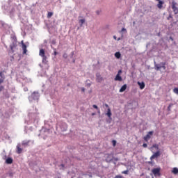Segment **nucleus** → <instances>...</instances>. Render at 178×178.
I'll list each match as a JSON object with an SVG mask.
<instances>
[{
  "mask_svg": "<svg viewBox=\"0 0 178 178\" xmlns=\"http://www.w3.org/2000/svg\"><path fill=\"white\" fill-rule=\"evenodd\" d=\"M38 98H40V93L38 92H33L31 96H29L30 101H34L38 100Z\"/></svg>",
  "mask_w": 178,
  "mask_h": 178,
  "instance_id": "obj_1",
  "label": "nucleus"
},
{
  "mask_svg": "<svg viewBox=\"0 0 178 178\" xmlns=\"http://www.w3.org/2000/svg\"><path fill=\"white\" fill-rule=\"evenodd\" d=\"M40 56L42 58V63H45L47 62V56H45V50L44 49H41L39 52Z\"/></svg>",
  "mask_w": 178,
  "mask_h": 178,
  "instance_id": "obj_2",
  "label": "nucleus"
},
{
  "mask_svg": "<svg viewBox=\"0 0 178 178\" xmlns=\"http://www.w3.org/2000/svg\"><path fill=\"white\" fill-rule=\"evenodd\" d=\"M177 3L176 1H172V9L175 13V15H177L178 13V8L177 7Z\"/></svg>",
  "mask_w": 178,
  "mask_h": 178,
  "instance_id": "obj_3",
  "label": "nucleus"
},
{
  "mask_svg": "<svg viewBox=\"0 0 178 178\" xmlns=\"http://www.w3.org/2000/svg\"><path fill=\"white\" fill-rule=\"evenodd\" d=\"M152 134H154V131H149L148 134L145 136H144L143 140L146 141V143H148V140L151 138V136H152Z\"/></svg>",
  "mask_w": 178,
  "mask_h": 178,
  "instance_id": "obj_4",
  "label": "nucleus"
},
{
  "mask_svg": "<svg viewBox=\"0 0 178 178\" xmlns=\"http://www.w3.org/2000/svg\"><path fill=\"white\" fill-rule=\"evenodd\" d=\"M22 43V49L23 50V55H26L27 54V46L23 41L21 42Z\"/></svg>",
  "mask_w": 178,
  "mask_h": 178,
  "instance_id": "obj_5",
  "label": "nucleus"
},
{
  "mask_svg": "<svg viewBox=\"0 0 178 178\" xmlns=\"http://www.w3.org/2000/svg\"><path fill=\"white\" fill-rule=\"evenodd\" d=\"M161 156V152L157 151L150 157V159L151 161H152V159H155V158H158V156Z\"/></svg>",
  "mask_w": 178,
  "mask_h": 178,
  "instance_id": "obj_6",
  "label": "nucleus"
},
{
  "mask_svg": "<svg viewBox=\"0 0 178 178\" xmlns=\"http://www.w3.org/2000/svg\"><path fill=\"white\" fill-rule=\"evenodd\" d=\"M153 175H154V176H159V173L161 172V169L159 168H154L152 170Z\"/></svg>",
  "mask_w": 178,
  "mask_h": 178,
  "instance_id": "obj_7",
  "label": "nucleus"
},
{
  "mask_svg": "<svg viewBox=\"0 0 178 178\" xmlns=\"http://www.w3.org/2000/svg\"><path fill=\"white\" fill-rule=\"evenodd\" d=\"M5 81V74H3V72H0V84H2Z\"/></svg>",
  "mask_w": 178,
  "mask_h": 178,
  "instance_id": "obj_8",
  "label": "nucleus"
},
{
  "mask_svg": "<svg viewBox=\"0 0 178 178\" xmlns=\"http://www.w3.org/2000/svg\"><path fill=\"white\" fill-rule=\"evenodd\" d=\"M156 1H159V3L157 4V8H159V9H162L164 2L161 0H156Z\"/></svg>",
  "mask_w": 178,
  "mask_h": 178,
  "instance_id": "obj_9",
  "label": "nucleus"
},
{
  "mask_svg": "<svg viewBox=\"0 0 178 178\" xmlns=\"http://www.w3.org/2000/svg\"><path fill=\"white\" fill-rule=\"evenodd\" d=\"M138 84L140 86V90H144L145 88V83L144 82H138Z\"/></svg>",
  "mask_w": 178,
  "mask_h": 178,
  "instance_id": "obj_10",
  "label": "nucleus"
},
{
  "mask_svg": "<svg viewBox=\"0 0 178 178\" xmlns=\"http://www.w3.org/2000/svg\"><path fill=\"white\" fill-rule=\"evenodd\" d=\"M127 84H124V85H123L122 87H121V88L120 89V92H124V91H126V90H127Z\"/></svg>",
  "mask_w": 178,
  "mask_h": 178,
  "instance_id": "obj_11",
  "label": "nucleus"
},
{
  "mask_svg": "<svg viewBox=\"0 0 178 178\" xmlns=\"http://www.w3.org/2000/svg\"><path fill=\"white\" fill-rule=\"evenodd\" d=\"M23 152V149L20 147V145H17V154H22Z\"/></svg>",
  "mask_w": 178,
  "mask_h": 178,
  "instance_id": "obj_12",
  "label": "nucleus"
},
{
  "mask_svg": "<svg viewBox=\"0 0 178 178\" xmlns=\"http://www.w3.org/2000/svg\"><path fill=\"white\" fill-rule=\"evenodd\" d=\"M122 80H123V79H122V76H120V75L119 74H117V75L115 78V81H122Z\"/></svg>",
  "mask_w": 178,
  "mask_h": 178,
  "instance_id": "obj_13",
  "label": "nucleus"
},
{
  "mask_svg": "<svg viewBox=\"0 0 178 178\" xmlns=\"http://www.w3.org/2000/svg\"><path fill=\"white\" fill-rule=\"evenodd\" d=\"M6 163H7L8 165H10V164L13 163V159L12 158H8L6 160Z\"/></svg>",
  "mask_w": 178,
  "mask_h": 178,
  "instance_id": "obj_14",
  "label": "nucleus"
},
{
  "mask_svg": "<svg viewBox=\"0 0 178 178\" xmlns=\"http://www.w3.org/2000/svg\"><path fill=\"white\" fill-rule=\"evenodd\" d=\"M106 115L108 116V118H111V116H112V112L111 111V108H108L107 109Z\"/></svg>",
  "mask_w": 178,
  "mask_h": 178,
  "instance_id": "obj_15",
  "label": "nucleus"
},
{
  "mask_svg": "<svg viewBox=\"0 0 178 178\" xmlns=\"http://www.w3.org/2000/svg\"><path fill=\"white\" fill-rule=\"evenodd\" d=\"M172 173L174 175H178V168H173L172 170Z\"/></svg>",
  "mask_w": 178,
  "mask_h": 178,
  "instance_id": "obj_16",
  "label": "nucleus"
},
{
  "mask_svg": "<svg viewBox=\"0 0 178 178\" xmlns=\"http://www.w3.org/2000/svg\"><path fill=\"white\" fill-rule=\"evenodd\" d=\"M154 67L156 70H159L160 69H162V65H159V64H155Z\"/></svg>",
  "mask_w": 178,
  "mask_h": 178,
  "instance_id": "obj_17",
  "label": "nucleus"
},
{
  "mask_svg": "<svg viewBox=\"0 0 178 178\" xmlns=\"http://www.w3.org/2000/svg\"><path fill=\"white\" fill-rule=\"evenodd\" d=\"M115 58H117V59H120V56H122V54H120V52H116L115 54Z\"/></svg>",
  "mask_w": 178,
  "mask_h": 178,
  "instance_id": "obj_18",
  "label": "nucleus"
},
{
  "mask_svg": "<svg viewBox=\"0 0 178 178\" xmlns=\"http://www.w3.org/2000/svg\"><path fill=\"white\" fill-rule=\"evenodd\" d=\"M53 15H54V13H52V12H49V13H47V18H48V19H51V17H52Z\"/></svg>",
  "mask_w": 178,
  "mask_h": 178,
  "instance_id": "obj_19",
  "label": "nucleus"
},
{
  "mask_svg": "<svg viewBox=\"0 0 178 178\" xmlns=\"http://www.w3.org/2000/svg\"><path fill=\"white\" fill-rule=\"evenodd\" d=\"M83 23H86V19H79V24H80L81 27L83 26Z\"/></svg>",
  "mask_w": 178,
  "mask_h": 178,
  "instance_id": "obj_20",
  "label": "nucleus"
},
{
  "mask_svg": "<svg viewBox=\"0 0 178 178\" xmlns=\"http://www.w3.org/2000/svg\"><path fill=\"white\" fill-rule=\"evenodd\" d=\"M161 68H163L165 70V69H166V67L165 66L166 63H161Z\"/></svg>",
  "mask_w": 178,
  "mask_h": 178,
  "instance_id": "obj_21",
  "label": "nucleus"
},
{
  "mask_svg": "<svg viewBox=\"0 0 178 178\" xmlns=\"http://www.w3.org/2000/svg\"><path fill=\"white\" fill-rule=\"evenodd\" d=\"M173 92H175V94H177L178 95V88H175L173 89Z\"/></svg>",
  "mask_w": 178,
  "mask_h": 178,
  "instance_id": "obj_22",
  "label": "nucleus"
},
{
  "mask_svg": "<svg viewBox=\"0 0 178 178\" xmlns=\"http://www.w3.org/2000/svg\"><path fill=\"white\" fill-rule=\"evenodd\" d=\"M152 148H156V149H158V148H159V145L154 144L152 145Z\"/></svg>",
  "mask_w": 178,
  "mask_h": 178,
  "instance_id": "obj_23",
  "label": "nucleus"
},
{
  "mask_svg": "<svg viewBox=\"0 0 178 178\" xmlns=\"http://www.w3.org/2000/svg\"><path fill=\"white\" fill-rule=\"evenodd\" d=\"M122 173V175H129V170H124Z\"/></svg>",
  "mask_w": 178,
  "mask_h": 178,
  "instance_id": "obj_24",
  "label": "nucleus"
},
{
  "mask_svg": "<svg viewBox=\"0 0 178 178\" xmlns=\"http://www.w3.org/2000/svg\"><path fill=\"white\" fill-rule=\"evenodd\" d=\"M63 57L65 59H67V54L65 53V54L63 55Z\"/></svg>",
  "mask_w": 178,
  "mask_h": 178,
  "instance_id": "obj_25",
  "label": "nucleus"
},
{
  "mask_svg": "<svg viewBox=\"0 0 178 178\" xmlns=\"http://www.w3.org/2000/svg\"><path fill=\"white\" fill-rule=\"evenodd\" d=\"M54 55L55 56H56V55H58V52L56 51V49H54Z\"/></svg>",
  "mask_w": 178,
  "mask_h": 178,
  "instance_id": "obj_26",
  "label": "nucleus"
},
{
  "mask_svg": "<svg viewBox=\"0 0 178 178\" xmlns=\"http://www.w3.org/2000/svg\"><path fill=\"white\" fill-rule=\"evenodd\" d=\"M172 106H173L172 104H169V106H168V111H170V108H172Z\"/></svg>",
  "mask_w": 178,
  "mask_h": 178,
  "instance_id": "obj_27",
  "label": "nucleus"
},
{
  "mask_svg": "<svg viewBox=\"0 0 178 178\" xmlns=\"http://www.w3.org/2000/svg\"><path fill=\"white\" fill-rule=\"evenodd\" d=\"M112 143H113V147H115L116 146V140H112Z\"/></svg>",
  "mask_w": 178,
  "mask_h": 178,
  "instance_id": "obj_28",
  "label": "nucleus"
},
{
  "mask_svg": "<svg viewBox=\"0 0 178 178\" xmlns=\"http://www.w3.org/2000/svg\"><path fill=\"white\" fill-rule=\"evenodd\" d=\"M5 88L3 86H0V92Z\"/></svg>",
  "mask_w": 178,
  "mask_h": 178,
  "instance_id": "obj_29",
  "label": "nucleus"
},
{
  "mask_svg": "<svg viewBox=\"0 0 178 178\" xmlns=\"http://www.w3.org/2000/svg\"><path fill=\"white\" fill-rule=\"evenodd\" d=\"M143 148H147V147H148V145H147V143H143Z\"/></svg>",
  "mask_w": 178,
  "mask_h": 178,
  "instance_id": "obj_30",
  "label": "nucleus"
},
{
  "mask_svg": "<svg viewBox=\"0 0 178 178\" xmlns=\"http://www.w3.org/2000/svg\"><path fill=\"white\" fill-rule=\"evenodd\" d=\"M92 107L95 108V109H98V106L94 104L92 105Z\"/></svg>",
  "mask_w": 178,
  "mask_h": 178,
  "instance_id": "obj_31",
  "label": "nucleus"
},
{
  "mask_svg": "<svg viewBox=\"0 0 178 178\" xmlns=\"http://www.w3.org/2000/svg\"><path fill=\"white\" fill-rule=\"evenodd\" d=\"M51 43H52L54 45H55V44H56V41L52 40V41H51Z\"/></svg>",
  "mask_w": 178,
  "mask_h": 178,
  "instance_id": "obj_32",
  "label": "nucleus"
},
{
  "mask_svg": "<svg viewBox=\"0 0 178 178\" xmlns=\"http://www.w3.org/2000/svg\"><path fill=\"white\" fill-rule=\"evenodd\" d=\"M104 106H106V108H109V105H108V104H105Z\"/></svg>",
  "mask_w": 178,
  "mask_h": 178,
  "instance_id": "obj_33",
  "label": "nucleus"
},
{
  "mask_svg": "<svg viewBox=\"0 0 178 178\" xmlns=\"http://www.w3.org/2000/svg\"><path fill=\"white\" fill-rule=\"evenodd\" d=\"M115 178H122V176L117 175V176L115 177Z\"/></svg>",
  "mask_w": 178,
  "mask_h": 178,
  "instance_id": "obj_34",
  "label": "nucleus"
},
{
  "mask_svg": "<svg viewBox=\"0 0 178 178\" xmlns=\"http://www.w3.org/2000/svg\"><path fill=\"white\" fill-rule=\"evenodd\" d=\"M120 73H122V70H120L118 72V74H120Z\"/></svg>",
  "mask_w": 178,
  "mask_h": 178,
  "instance_id": "obj_35",
  "label": "nucleus"
},
{
  "mask_svg": "<svg viewBox=\"0 0 178 178\" xmlns=\"http://www.w3.org/2000/svg\"><path fill=\"white\" fill-rule=\"evenodd\" d=\"M81 91H82L83 92H84L86 91V89H85L84 88H81Z\"/></svg>",
  "mask_w": 178,
  "mask_h": 178,
  "instance_id": "obj_36",
  "label": "nucleus"
},
{
  "mask_svg": "<svg viewBox=\"0 0 178 178\" xmlns=\"http://www.w3.org/2000/svg\"><path fill=\"white\" fill-rule=\"evenodd\" d=\"M10 47L11 51H13V45H10Z\"/></svg>",
  "mask_w": 178,
  "mask_h": 178,
  "instance_id": "obj_37",
  "label": "nucleus"
},
{
  "mask_svg": "<svg viewBox=\"0 0 178 178\" xmlns=\"http://www.w3.org/2000/svg\"><path fill=\"white\" fill-rule=\"evenodd\" d=\"M122 31H126V29L122 28Z\"/></svg>",
  "mask_w": 178,
  "mask_h": 178,
  "instance_id": "obj_38",
  "label": "nucleus"
},
{
  "mask_svg": "<svg viewBox=\"0 0 178 178\" xmlns=\"http://www.w3.org/2000/svg\"><path fill=\"white\" fill-rule=\"evenodd\" d=\"M95 115V113H92V116H94Z\"/></svg>",
  "mask_w": 178,
  "mask_h": 178,
  "instance_id": "obj_39",
  "label": "nucleus"
},
{
  "mask_svg": "<svg viewBox=\"0 0 178 178\" xmlns=\"http://www.w3.org/2000/svg\"><path fill=\"white\" fill-rule=\"evenodd\" d=\"M89 177H92V175H89Z\"/></svg>",
  "mask_w": 178,
  "mask_h": 178,
  "instance_id": "obj_40",
  "label": "nucleus"
},
{
  "mask_svg": "<svg viewBox=\"0 0 178 178\" xmlns=\"http://www.w3.org/2000/svg\"><path fill=\"white\" fill-rule=\"evenodd\" d=\"M114 40H116V36H113Z\"/></svg>",
  "mask_w": 178,
  "mask_h": 178,
  "instance_id": "obj_41",
  "label": "nucleus"
},
{
  "mask_svg": "<svg viewBox=\"0 0 178 178\" xmlns=\"http://www.w3.org/2000/svg\"><path fill=\"white\" fill-rule=\"evenodd\" d=\"M98 113H101V111L98 110Z\"/></svg>",
  "mask_w": 178,
  "mask_h": 178,
  "instance_id": "obj_42",
  "label": "nucleus"
},
{
  "mask_svg": "<svg viewBox=\"0 0 178 178\" xmlns=\"http://www.w3.org/2000/svg\"><path fill=\"white\" fill-rule=\"evenodd\" d=\"M170 40H172V41H173V38H170Z\"/></svg>",
  "mask_w": 178,
  "mask_h": 178,
  "instance_id": "obj_43",
  "label": "nucleus"
},
{
  "mask_svg": "<svg viewBox=\"0 0 178 178\" xmlns=\"http://www.w3.org/2000/svg\"><path fill=\"white\" fill-rule=\"evenodd\" d=\"M72 55H74V52H72Z\"/></svg>",
  "mask_w": 178,
  "mask_h": 178,
  "instance_id": "obj_44",
  "label": "nucleus"
},
{
  "mask_svg": "<svg viewBox=\"0 0 178 178\" xmlns=\"http://www.w3.org/2000/svg\"><path fill=\"white\" fill-rule=\"evenodd\" d=\"M119 40H120V38H118V41H119Z\"/></svg>",
  "mask_w": 178,
  "mask_h": 178,
  "instance_id": "obj_45",
  "label": "nucleus"
}]
</instances>
